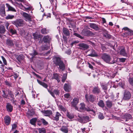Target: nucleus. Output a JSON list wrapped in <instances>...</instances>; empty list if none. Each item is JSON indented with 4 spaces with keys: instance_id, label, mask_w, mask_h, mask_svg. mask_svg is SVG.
Segmentation results:
<instances>
[{
    "instance_id": "nucleus-1",
    "label": "nucleus",
    "mask_w": 133,
    "mask_h": 133,
    "mask_svg": "<svg viewBox=\"0 0 133 133\" xmlns=\"http://www.w3.org/2000/svg\"><path fill=\"white\" fill-rule=\"evenodd\" d=\"M54 64L56 66H59L60 70L64 71L65 69V66L63 62L59 57H55L53 58Z\"/></svg>"
},
{
    "instance_id": "nucleus-2",
    "label": "nucleus",
    "mask_w": 133,
    "mask_h": 133,
    "mask_svg": "<svg viewBox=\"0 0 133 133\" xmlns=\"http://www.w3.org/2000/svg\"><path fill=\"white\" fill-rule=\"evenodd\" d=\"M2 96L4 98H8L9 97V95L12 100L13 102H14V99L15 98L14 97V95L13 92L11 91H9V89H4L2 90Z\"/></svg>"
},
{
    "instance_id": "nucleus-3",
    "label": "nucleus",
    "mask_w": 133,
    "mask_h": 133,
    "mask_svg": "<svg viewBox=\"0 0 133 133\" xmlns=\"http://www.w3.org/2000/svg\"><path fill=\"white\" fill-rule=\"evenodd\" d=\"M11 23L17 28L23 26L25 25L24 22L22 19H17L15 21H12Z\"/></svg>"
},
{
    "instance_id": "nucleus-4",
    "label": "nucleus",
    "mask_w": 133,
    "mask_h": 133,
    "mask_svg": "<svg viewBox=\"0 0 133 133\" xmlns=\"http://www.w3.org/2000/svg\"><path fill=\"white\" fill-rule=\"evenodd\" d=\"M122 30L125 31V32L122 34V36L123 37H126L133 35V30L129 29L128 27H124L122 29Z\"/></svg>"
},
{
    "instance_id": "nucleus-5",
    "label": "nucleus",
    "mask_w": 133,
    "mask_h": 133,
    "mask_svg": "<svg viewBox=\"0 0 133 133\" xmlns=\"http://www.w3.org/2000/svg\"><path fill=\"white\" fill-rule=\"evenodd\" d=\"M80 107L79 108V109L82 111H87V112L91 111L94 114L95 113V111L92 108L88 107H85V105L83 103H81L80 104Z\"/></svg>"
},
{
    "instance_id": "nucleus-6",
    "label": "nucleus",
    "mask_w": 133,
    "mask_h": 133,
    "mask_svg": "<svg viewBox=\"0 0 133 133\" xmlns=\"http://www.w3.org/2000/svg\"><path fill=\"white\" fill-rule=\"evenodd\" d=\"M102 58L106 63L109 64L111 58V56L107 53H104L101 56Z\"/></svg>"
},
{
    "instance_id": "nucleus-7",
    "label": "nucleus",
    "mask_w": 133,
    "mask_h": 133,
    "mask_svg": "<svg viewBox=\"0 0 133 133\" xmlns=\"http://www.w3.org/2000/svg\"><path fill=\"white\" fill-rule=\"evenodd\" d=\"M79 102V99L78 98L76 97L74 98L72 101L71 102V106L75 107L76 110H78V108L77 107V105Z\"/></svg>"
},
{
    "instance_id": "nucleus-8",
    "label": "nucleus",
    "mask_w": 133,
    "mask_h": 133,
    "mask_svg": "<svg viewBox=\"0 0 133 133\" xmlns=\"http://www.w3.org/2000/svg\"><path fill=\"white\" fill-rule=\"evenodd\" d=\"M85 97L86 100L87 101H89L91 103H93L95 99V96L92 95H90L88 97L87 94H86Z\"/></svg>"
},
{
    "instance_id": "nucleus-9",
    "label": "nucleus",
    "mask_w": 133,
    "mask_h": 133,
    "mask_svg": "<svg viewBox=\"0 0 133 133\" xmlns=\"http://www.w3.org/2000/svg\"><path fill=\"white\" fill-rule=\"evenodd\" d=\"M119 53L120 54L124 56H127V53L125 48L123 46L121 47Z\"/></svg>"
},
{
    "instance_id": "nucleus-10",
    "label": "nucleus",
    "mask_w": 133,
    "mask_h": 133,
    "mask_svg": "<svg viewBox=\"0 0 133 133\" xmlns=\"http://www.w3.org/2000/svg\"><path fill=\"white\" fill-rule=\"evenodd\" d=\"M83 34L85 36H93L95 34L89 30H84L82 32Z\"/></svg>"
},
{
    "instance_id": "nucleus-11",
    "label": "nucleus",
    "mask_w": 133,
    "mask_h": 133,
    "mask_svg": "<svg viewBox=\"0 0 133 133\" xmlns=\"http://www.w3.org/2000/svg\"><path fill=\"white\" fill-rule=\"evenodd\" d=\"M6 32L5 27L4 25H0V37H2Z\"/></svg>"
},
{
    "instance_id": "nucleus-12",
    "label": "nucleus",
    "mask_w": 133,
    "mask_h": 133,
    "mask_svg": "<svg viewBox=\"0 0 133 133\" xmlns=\"http://www.w3.org/2000/svg\"><path fill=\"white\" fill-rule=\"evenodd\" d=\"M0 14L2 17L6 16L4 5L2 4L0 6Z\"/></svg>"
},
{
    "instance_id": "nucleus-13",
    "label": "nucleus",
    "mask_w": 133,
    "mask_h": 133,
    "mask_svg": "<svg viewBox=\"0 0 133 133\" xmlns=\"http://www.w3.org/2000/svg\"><path fill=\"white\" fill-rule=\"evenodd\" d=\"M92 92L94 94H99L101 92L100 88L98 86H94L92 90Z\"/></svg>"
},
{
    "instance_id": "nucleus-14",
    "label": "nucleus",
    "mask_w": 133,
    "mask_h": 133,
    "mask_svg": "<svg viewBox=\"0 0 133 133\" xmlns=\"http://www.w3.org/2000/svg\"><path fill=\"white\" fill-rule=\"evenodd\" d=\"M106 107L109 109L111 108L114 105V104L113 101L109 99H108L106 101Z\"/></svg>"
},
{
    "instance_id": "nucleus-15",
    "label": "nucleus",
    "mask_w": 133,
    "mask_h": 133,
    "mask_svg": "<svg viewBox=\"0 0 133 133\" xmlns=\"http://www.w3.org/2000/svg\"><path fill=\"white\" fill-rule=\"evenodd\" d=\"M11 119V118L8 115L5 116L4 118L5 124L7 125H9L10 124Z\"/></svg>"
},
{
    "instance_id": "nucleus-16",
    "label": "nucleus",
    "mask_w": 133,
    "mask_h": 133,
    "mask_svg": "<svg viewBox=\"0 0 133 133\" xmlns=\"http://www.w3.org/2000/svg\"><path fill=\"white\" fill-rule=\"evenodd\" d=\"M7 111L9 112H12L13 110V106L9 102L6 103V106Z\"/></svg>"
},
{
    "instance_id": "nucleus-17",
    "label": "nucleus",
    "mask_w": 133,
    "mask_h": 133,
    "mask_svg": "<svg viewBox=\"0 0 133 133\" xmlns=\"http://www.w3.org/2000/svg\"><path fill=\"white\" fill-rule=\"evenodd\" d=\"M22 15L25 19L26 21H31V17L30 14H28L26 12H23Z\"/></svg>"
},
{
    "instance_id": "nucleus-18",
    "label": "nucleus",
    "mask_w": 133,
    "mask_h": 133,
    "mask_svg": "<svg viewBox=\"0 0 133 133\" xmlns=\"http://www.w3.org/2000/svg\"><path fill=\"white\" fill-rule=\"evenodd\" d=\"M50 39H51L49 36H45L42 39V42L45 44H47L50 43Z\"/></svg>"
},
{
    "instance_id": "nucleus-19",
    "label": "nucleus",
    "mask_w": 133,
    "mask_h": 133,
    "mask_svg": "<svg viewBox=\"0 0 133 133\" xmlns=\"http://www.w3.org/2000/svg\"><path fill=\"white\" fill-rule=\"evenodd\" d=\"M131 97V94L130 92L128 91H125L124 92L123 98L124 99L128 100Z\"/></svg>"
},
{
    "instance_id": "nucleus-20",
    "label": "nucleus",
    "mask_w": 133,
    "mask_h": 133,
    "mask_svg": "<svg viewBox=\"0 0 133 133\" xmlns=\"http://www.w3.org/2000/svg\"><path fill=\"white\" fill-rule=\"evenodd\" d=\"M99 26L98 25L94 23H90L89 24V26L90 28L97 31L100 30V28Z\"/></svg>"
},
{
    "instance_id": "nucleus-21",
    "label": "nucleus",
    "mask_w": 133,
    "mask_h": 133,
    "mask_svg": "<svg viewBox=\"0 0 133 133\" xmlns=\"http://www.w3.org/2000/svg\"><path fill=\"white\" fill-rule=\"evenodd\" d=\"M6 44L8 46L10 47H12L14 45L13 40L9 39L6 40Z\"/></svg>"
},
{
    "instance_id": "nucleus-22",
    "label": "nucleus",
    "mask_w": 133,
    "mask_h": 133,
    "mask_svg": "<svg viewBox=\"0 0 133 133\" xmlns=\"http://www.w3.org/2000/svg\"><path fill=\"white\" fill-rule=\"evenodd\" d=\"M78 46L82 48L84 50H87L89 47L88 44L84 43H80L78 44Z\"/></svg>"
},
{
    "instance_id": "nucleus-23",
    "label": "nucleus",
    "mask_w": 133,
    "mask_h": 133,
    "mask_svg": "<svg viewBox=\"0 0 133 133\" xmlns=\"http://www.w3.org/2000/svg\"><path fill=\"white\" fill-rule=\"evenodd\" d=\"M68 126H63L60 129V130L64 133H68Z\"/></svg>"
},
{
    "instance_id": "nucleus-24",
    "label": "nucleus",
    "mask_w": 133,
    "mask_h": 133,
    "mask_svg": "<svg viewBox=\"0 0 133 133\" xmlns=\"http://www.w3.org/2000/svg\"><path fill=\"white\" fill-rule=\"evenodd\" d=\"M64 90L66 92H69L71 89V87L69 84H65L63 87Z\"/></svg>"
},
{
    "instance_id": "nucleus-25",
    "label": "nucleus",
    "mask_w": 133,
    "mask_h": 133,
    "mask_svg": "<svg viewBox=\"0 0 133 133\" xmlns=\"http://www.w3.org/2000/svg\"><path fill=\"white\" fill-rule=\"evenodd\" d=\"M42 112L45 114V116H49L52 114V111L48 110H44Z\"/></svg>"
},
{
    "instance_id": "nucleus-26",
    "label": "nucleus",
    "mask_w": 133,
    "mask_h": 133,
    "mask_svg": "<svg viewBox=\"0 0 133 133\" xmlns=\"http://www.w3.org/2000/svg\"><path fill=\"white\" fill-rule=\"evenodd\" d=\"M101 86L102 87L104 92L106 93V92L108 89V84L107 83H102L101 84Z\"/></svg>"
},
{
    "instance_id": "nucleus-27",
    "label": "nucleus",
    "mask_w": 133,
    "mask_h": 133,
    "mask_svg": "<svg viewBox=\"0 0 133 133\" xmlns=\"http://www.w3.org/2000/svg\"><path fill=\"white\" fill-rule=\"evenodd\" d=\"M59 77L60 76L58 74L56 73L53 74V76L51 78L52 79H56L57 82L59 83L60 81Z\"/></svg>"
},
{
    "instance_id": "nucleus-28",
    "label": "nucleus",
    "mask_w": 133,
    "mask_h": 133,
    "mask_svg": "<svg viewBox=\"0 0 133 133\" xmlns=\"http://www.w3.org/2000/svg\"><path fill=\"white\" fill-rule=\"evenodd\" d=\"M61 115L59 112H56V115L55 117H53V118L52 119L56 121H58L59 120V117L61 116Z\"/></svg>"
},
{
    "instance_id": "nucleus-29",
    "label": "nucleus",
    "mask_w": 133,
    "mask_h": 133,
    "mask_svg": "<svg viewBox=\"0 0 133 133\" xmlns=\"http://www.w3.org/2000/svg\"><path fill=\"white\" fill-rule=\"evenodd\" d=\"M62 31L63 33L66 36H69L70 35V33L69 29L67 28L63 27L62 29Z\"/></svg>"
},
{
    "instance_id": "nucleus-30",
    "label": "nucleus",
    "mask_w": 133,
    "mask_h": 133,
    "mask_svg": "<svg viewBox=\"0 0 133 133\" xmlns=\"http://www.w3.org/2000/svg\"><path fill=\"white\" fill-rule=\"evenodd\" d=\"M88 56L91 57H97L98 56V55L94 49H92L91 50V53L89 54Z\"/></svg>"
},
{
    "instance_id": "nucleus-31",
    "label": "nucleus",
    "mask_w": 133,
    "mask_h": 133,
    "mask_svg": "<svg viewBox=\"0 0 133 133\" xmlns=\"http://www.w3.org/2000/svg\"><path fill=\"white\" fill-rule=\"evenodd\" d=\"M37 81L38 83L41 85L43 87L46 89H48V85L44 82H42V81L39 80L38 79H37Z\"/></svg>"
},
{
    "instance_id": "nucleus-32",
    "label": "nucleus",
    "mask_w": 133,
    "mask_h": 133,
    "mask_svg": "<svg viewBox=\"0 0 133 133\" xmlns=\"http://www.w3.org/2000/svg\"><path fill=\"white\" fill-rule=\"evenodd\" d=\"M5 5L6 7L8 8V11H11L14 12H16V9L13 7L11 6L8 3H6Z\"/></svg>"
},
{
    "instance_id": "nucleus-33",
    "label": "nucleus",
    "mask_w": 133,
    "mask_h": 133,
    "mask_svg": "<svg viewBox=\"0 0 133 133\" xmlns=\"http://www.w3.org/2000/svg\"><path fill=\"white\" fill-rule=\"evenodd\" d=\"M41 32L42 34L46 35L49 32V30L48 29H47L46 28H42V27Z\"/></svg>"
},
{
    "instance_id": "nucleus-34",
    "label": "nucleus",
    "mask_w": 133,
    "mask_h": 133,
    "mask_svg": "<svg viewBox=\"0 0 133 133\" xmlns=\"http://www.w3.org/2000/svg\"><path fill=\"white\" fill-rule=\"evenodd\" d=\"M27 114L30 116H32L35 114L34 109H32L29 110L27 113Z\"/></svg>"
},
{
    "instance_id": "nucleus-35",
    "label": "nucleus",
    "mask_w": 133,
    "mask_h": 133,
    "mask_svg": "<svg viewBox=\"0 0 133 133\" xmlns=\"http://www.w3.org/2000/svg\"><path fill=\"white\" fill-rule=\"evenodd\" d=\"M83 123H86L90 121V118L88 116H85L83 117Z\"/></svg>"
},
{
    "instance_id": "nucleus-36",
    "label": "nucleus",
    "mask_w": 133,
    "mask_h": 133,
    "mask_svg": "<svg viewBox=\"0 0 133 133\" xmlns=\"http://www.w3.org/2000/svg\"><path fill=\"white\" fill-rule=\"evenodd\" d=\"M66 116L69 119H72L74 117V115L73 114L68 112L66 113Z\"/></svg>"
},
{
    "instance_id": "nucleus-37",
    "label": "nucleus",
    "mask_w": 133,
    "mask_h": 133,
    "mask_svg": "<svg viewBox=\"0 0 133 133\" xmlns=\"http://www.w3.org/2000/svg\"><path fill=\"white\" fill-rule=\"evenodd\" d=\"M37 121V118H33L30 120V123L35 126L36 125V123Z\"/></svg>"
},
{
    "instance_id": "nucleus-38",
    "label": "nucleus",
    "mask_w": 133,
    "mask_h": 133,
    "mask_svg": "<svg viewBox=\"0 0 133 133\" xmlns=\"http://www.w3.org/2000/svg\"><path fill=\"white\" fill-rule=\"evenodd\" d=\"M97 105L102 108H103L105 106L104 103L102 100H100L98 102Z\"/></svg>"
},
{
    "instance_id": "nucleus-39",
    "label": "nucleus",
    "mask_w": 133,
    "mask_h": 133,
    "mask_svg": "<svg viewBox=\"0 0 133 133\" xmlns=\"http://www.w3.org/2000/svg\"><path fill=\"white\" fill-rule=\"evenodd\" d=\"M16 59L19 62V63H21V62L23 59V55H19L16 58Z\"/></svg>"
},
{
    "instance_id": "nucleus-40",
    "label": "nucleus",
    "mask_w": 133,
    "mask_h": 133,
    "mask_svg": "<svg viewBox=\"0 0 133 133\" xmlns=\"http://www.w3.org/2000/svg\"><path fill=\"white\" fill-rule=\"evenodd\" d=\"M66 19V22L67 25H69V23H70L72 22L74 20L71 19V18H68L67 17L65 18Z\"/></svg>"
},
{
    "instance_id": "nucleus-41",
    "label": "nucleus",
    "mask_w": 133,
    "mask_h": 133,
    "mask_svg": "<svg viewBox=\"0 0 133 133\" xmlns=\"http://www.w3.org/2000/svg\"><path fill=\"white\" fill-rule=\"evenodd\" d=\"M38 55V53L35 50H34V52L31 53H30V55L32 56V57H34L35 56Z\"/></svg>"
},
{
    "instance_id": "nucleus-42",
    "label": "nucleus",
    "mask_w": 133,
    "mask_h": 133,
    "mask_svg": "<svg viewBox=\"0 0 133 133\" xmlns=\"http://www.w3.org/2000/svg\"><path fill=\"white\" fill-rule=\"evenodd\" d=\"M38 130L39 133H45L46 132V129L44 128H39Z\"/></svg>"
},
{
    "instance_id": "nucleus-43",
    "label": "nucleus",
    "mask_w": 133,
    "mask_h": 133,
    "mask_svg": "<svg viewBox=\"0 0 133 133\" xmlns=\"http://www.w3.org/2000/svg\"><path fill=\"white\" fill-rule=\"evenodd\" d=\"M14 17V15L8 14L5 17V19H12Z\"/></svg>"
},
{
    "instance_id": "nucleus-44",
    "label": "nucleus",
    "mask_w": 133,
    "mask_h": 133,
    "mask_svg": "<svg viewBox=\"0 0 133 133\" xmlns=\"http://www.w3.org/2000/svg\"><path fill=\"white\" fill-rule=\"evenodd\" d=\"M125 117L126 119V121H128L132 118V116L130 114H128L125 115Z\"/></svg>"
},
{
    "instance_id": "nucleus-45",
    "label": "nucleus",
    "mask_w": 133,
    "mask_h": 133,
    "mask_svg": "<svg viewBox=\"0 0 133 133\" xmlns=\"http://www.w3.org/2000/svg\"><path fill=\"white\" fill-rule=\"evenodd\" d=\"M74 35L77 37L80 38L81 39H83L84 38L82 36L76 33H74Z\"/></svg>"
},
{
    "instance_id": "nucleus-46",
    "label": "nucleus",
    "mask_w": 133,
    "mask_h": 133,
    "mask_svg": "<svg viewBox=\"0 0 133 133\" xmlns=\"http://www.w3.org/2000/svg\"><path fill=\"white\" fill-rule=\"evenodd\" d=\"M98 118L101 119H103L104 118V117L103 115V114L100 112L98 115Z\"/></svg>"
},
{
    "instance_id": "nucleus-47",
    "label": "nucleus",
    "mask_w": 133,
    "mask_h": 133,
    "mask_svg": "<svg viewBox=\"0 0 133 133\" xmlns=\"http://www.w3.org/2000/svg\"><path fill=\"white\" fill-rule=\"evenodd\" d=\"M104 36L106 38L110 39L111 37V35L108 33H105L104 35Z\"/></svg>"
},
{
    "instance_id": "nucleus-48",
    "label": "nucleus",
    "mask_w": 133,
    "mask_h": 133,
    "mask_svg": "<svg viewBox=\"0 0 133 133\" xmlns=\"http://www.w3.org/2000/svg\"><path fill=\"white\" fill-rule=\"evenodd\" d=\"M41 120L42 121V122L44 125H46L48 124V122L46 121L44 118H42L41 119Z\"/></svg>"
},
{
    "instance_id": "nucleus-49",
    "label": "nucleus",
    "mask_w": 133,
    "mask_h": 133,
    "mask_svg": "<svg viewBox=\"0 0 133 133\" xmlns=\"http://www.w3.org/2000/svg\"><path fill=\"white\" fill-rule=\"evenodd\" d=\"M17 127V125L16 124H14L12 125V129L11 130L14 131L15 130Z\"/></svg>"
},
{
    "instance_id": "nucleus-50",
    "label": "nucleus",
    "mask_w": 133,
    "mask_h": 133,
    "mask_svg": "<svg viewBox=\"0 0 133 133\" xmlns=\"http://www.w3.org/2000/svg\"><path fill=\"white\" fill-rule=\"evenodd\" d=\"M10 32L12 35L16 34L17 33L16 30L14 29H11L10 30Z\"/></svg>"
},
{
    "instance_id": "nucleus-51",
    "label": "nucleus",
    "mask_w": 133,
    "mask_h": 133,
    "mask_svg": "<svg viewBox=\"0 0 133 133\" xmlns=\"http://www.w3.org/2000/svg\"><path fill=\"white\" fill-rule=\"evenodd\" d=\"M1 57L2 59V60H3V63L5 65H7V61L5 59V58L4 57V56H1Z\"/></svg>"
},
{
    "instance_id": "nucleus-52",
    "label": "nucleus",
    "mask_w": 133,
    "mask_h": 133,
    "mask_svg": "<svg viewBox=\"0 0 133 133\" xmlns=\"http://www.w3.org/2000/svg\"><path fill=\"white\" fill-rule=\"evenodd\" d=\"M117 58H114L113 60L111 62H109V64H114L115 63L117 62Z\"/></svg>"
},
{
    "instance_id": "nucleus-53",
    "label": "nucleus",
    "mask_w": 133,
    "mask_h": 133,
    "mask_svg": "<svg viewBox=\"0 0 133 133\" xmlns=\"http://www.w3.org/2000/svg\"><path fill=\"white\" fill-rule=\"evenodd\" d=\"M101 47L102 50L103 51L106 50V48L105 47V45L103 44H101Z\"/></svg>"
},
{
    "instance_id": "nucleus-54",
    "label": "nucleus",
    "mask_w": 133,
    "mask_h": 133,
    "mask_svg": "<svg viewBox=\"0 0 133 133\" xmlns=\"http://www.w3.org/2000/svg\"><path fill=\"white\" fill-rule=\"evenodd\" d=\"M4 65L2 64L0 66V72H1L2 73L4 72Z\"/></svg>"
},
{
    "instance_id": "nucleus-55",
    "label": "nucleus",
    "mask_w": 133,
    "mask_h": 133,
    "mask_svg": "<svg viewBox=\"0 0 133 133\" xmlns=\"http://www.w3.org/2000/svg\"><path fill=\"white\" fill-rule=\"evenodd\" d=\"M68 25H70L71 26V27L73 28H74L75 26V24L74 22V21H73L72 22L70 23H69Z\"/></svg>"
},
{
    "instance_id": "nucleus-56",
    "label": "nucleus",
    "mask_w": 133,
    "mask_h": 133,
    "mask_svg": "<svg viewBox=\"0 0 133 133\" xmlns=\"http://www.w3.org/2000/svg\"><path fill=\"white\" fill-rule=\"evenodd\" d=\"M129 83L133 86V78H130L129 79Z\"/></svg>"
},
{
    "instance_id": "nucleus-57",
    "label": "nucleus",
    "mask_w": 133,
    "mask_h": 133,
    "mask_svg": "<svg viewBox=\"0 0 133 133\" xmlns=\"http://www.w3.org/2000/svg\"><path fill=\"white\" fill-rule=\"evenodd\" d=\"M53 91L54 94H56V95H58L59 93V91L58 90H54Z\"/></svg>"
},
{
    "instance_id": "nucleus-58",
    "label": "nucleus",
    "mask_w": 133,
    "mask_h": 133,
    "mask_svg": "<svg viewBox=\"0 0 133 133\" xmlns=\"http://www.w3.org/2000/svg\"><path fill=\"white\" fill-rule=\"evenodd\" d=\"M119 86L122 88L124 89V83H122V82H119Z\"/></svg>"
},
{
    "instance_id": "nucleus-59",
    "label": "nucleus",
    "mask_w": 133,
    "mask_h": 133,
    "mask_svg": "<svg viewBox=\"0 0 133 133\" xmlns=\"http://www.w3.org/2000/svg\"><path fill=\"white\" fill-rule=\"evenodd\" d=\"M5 84L7 86H8L9 87H11V83L9 82L8 81H5Z\"/></svg>"
},
{
    "instance_id": "nucleus-60",
    "label": "nucleus",
    "mask_w": 133,
    "mask_h": 133,
    "mask_svg": "<svg viewBox=\"0 0 133 133\" xmlns=\"http://www.w3.org/2000/svg\"><path fill=\"white\" fill-rule=\"evenodd\" d=\"M37 124L39 126H41V125L42 124V121L41 120V119L40 120H37Z\"/></svg>"
},
{
    "instance_id": "nucleus-61",
    "label": "nucleus",
    "mask_w": 133,
    "mask_h": 133,
    "mask_svg": "<svg viewBox=\"0 0 133 133\" xmlns=\"http://www.w3.org/2000/svg\"><path fill=\"white\" fill-rule=\"evenodd\" d=\"M126 59V58H119V61L123 63L125 62Z\"/></svg>"
},
{
    "instance_id": "nucleus-62",
    "label": "nucleus",
    "mask_w": 133,
    "mask_h": 133,
    "mask_svg": "<svg viewBox=\"0 0 133 133\" xmlns=\"http://www.w3.org/2000/svg\"><path fill=\"white\" fill-rule=\"evenodd\" d=\"M70 96V94L69 93H67L64 94V96L65 98L68 99L69 98Z\"/></svg>"
},
{
    "instance_id": "nucleus-63",
    "label": "nucleus",
    "mask_w": 133,
    "mask_h": 133,
    "mask_svg": "<svg viewBox=\"0 0 133 133\" xmlns=\"http://www.w3.org/2000/svg\"><path fill=\"white\" fill-rule=\"evenodd\" d=\"M66 79V76H63L62 81L63 83H64L65 82V81Z\"/></svg>"
},
{
    "instance_id": "nucleus-64",
    "label": "nucleus",
    "mask_w": 133,
    "mask_h": 133,
    "mask_svg": "<svg viewBox=\"0 0 133 133\" xmlns=\"http://www.w3.org/2000/svg\"><path fill=\"white\" fill-rule=\"evenodd\" d=\"M48 91L53 97H55V95L54 91L52 92L51 91H49V90H48Z\"/></svg>"
}]
</instances>
